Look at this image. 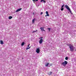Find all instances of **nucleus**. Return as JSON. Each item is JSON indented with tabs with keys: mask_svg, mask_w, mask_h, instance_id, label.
I'll use <instances>...</instances> for the list:
<instances>
[{
	"mask_svg": "<svg viewBox=\"0 0 76 76\" xmlns=\"http://www.w3.org/2000/svg\"><path fill=\"white\" fill-rule=\"evenodd\" d=\"M68 45L69 46L71 51L72 52L74 51V47H73V45L69 44Z\"/></svg>",
	"mask_w": 76,
	"mask_h": 76,
	"instance_id": "nucleus-1",
	"label": "nucleus"
},
{
	"mask_svg": "<svg viewBox=\"0 0 76 76\" xmlns=\"http://www.w3.org/2000/svg\"><path fill=\"white\" fill-rule=\"evenodd\" d=\"M67 64V61H64V62H62L61 64V65L64 67H65Z\"/></svg>",
	"mask_w": 76,
	"mask_h": 76,
	"instance_id": "nucleus-2",
	"label": "nucleus"
},
{
	"mask_svg": "<svg viewBox=\"0 0 76 76\" xmlns=\"http://www.w3.org/2000/svg\"><path fill=\"white\" fill-rule=\"evenodd\" d=\"M36 52L37 54H39L40 52V49H39V48L37 49L36 50Z\"/></svg>",
	"mask_w": 76,
	"mask_h": 76,
	"instance_id": "nucleus-3",
	"label": "nucleus"
},
{
	"mask_svg": "<svg viewBox=\"0 0 76 76\" xmlns=\"http://www.w3.org/2000/svg\"><path fill=\"white\" fill-rule=\"evenodd\" d=\"M65 7L66 8V9H67V10H70V8H69V6H68L67 5H65Z\"/></svg>",
	"mask_w": 76,
	"mask_h": 76,
	"instance_id": "nucleus-4",
	"label": "nucleus"
},
{
	"mask_svg": "<svg viewBox=\"0 0 76 76\" xmlns=\"http://www.w3.org/2000/svg\"><path fill=\"white\" fill-rule=\"evenodd\" d=\"M46 15H45V17H47V16H50V15L48 14V11H46Z\"/></svg>",
	"mask_w": 76,
	"mask_h": 76,
	"instance_id": "nucleus-5",
	"label": "nucleus"
},
{
	"mask_svg": "<svg viewBox=\"0 0 76 76\" xmlns=\"http://www.w3.org/2000/svg\"><path fill=\"white\" fill-rule=\"evenodd\" d=\"M43 41V39H40L39 41V44H42V43Z\"/></svg>",
	"mask_w": 76,
	"mask_h": 76,
	"instance_id": "nucleus-6",
	"label": "nucleus"
},
{
	"mask_svg": "<svg viewBox=\"0 0 76 76\" xmlns=\"http://www.w3.org/2000/svg\"><path fill=\"white\" fill-rule=\"evenodd\" d=\"M22 10V8H20L19 9H18L16 11H15L16 12H19V11H20Z\"/></svg>",
	"mask_w": 76,
	"mask_h": 76,
	"instance_id": "nucleus-7",
	"label": "nucleus"
},
{
	"mask_svg": "<svg viewBox=\"0 0 76 76\" xmlns=\"http://www.w3.org/2000/svg\"><path fill=\"white\" fill-rule=\"evenodd\" d=\"M35 18H34L32 20V23L34 24L35 23Z\"/></svg>",
	"mask_w": 76,
	"mask_h": 76,
	"instance_id": "nucleus-8",
	"label": "nucleus"
},
{
	"mask_svg": "<svg viewBox=\"0 0 76 76\" xmlns=\"http://www.w3.org/2000/svg\"><path fill=\"white\" fill-rule=\"evenodd\" d=\"M0 42L1 44L3 45L4 44V42H3V41L2 40H1Z\"/></svg>",
	"mask_w": 76,
	"mask_h": 76,
	"instance_id": "nucleus-9",
	"label": "nucleus"
},
{
	"mask_svg": "<svg viewBox=\"0 0 76 76\" xmlns=\"http://www.w3.org/2000/svg\"><path fill=\"white\" fill-rule=\"evenodd\" d=\"M52 74V72H48V75H51Z\"/></svg>",
	"mask_w": 76,
	"mask_h": 76,
	"instance_id": "nucleus-10",
	"label": "nucleus"
},
{
	"mask_svg": "<svg viewBox=\"0 0 76 76\" xmlns=\"http://www.w3.org/2000/svg\"><path fill=\"white\" fill-rule=\"evenodd\" d=\"M13 18V17L12 16H10L9 17V19H12Z\"/></svg>",
	"mask_w": 76,
	"mask_h": 76,
	"instance_id": "nucleus-11",
	"label": "nucleus"
},
{
	"mask_svg": "<svg viewBox=\"0 0 76 76\" xmlns=\"http://www.w3.org/2000/svg\"><path fill=\"white\" fill-rule=\"evenodd\" d=\"M44 27H41L40 28V29H41V31H43V30H44Z\"/></svg>",
	"mask_w": 76,
	"mask_h": 76,
	"instance_id": "nucleus-12",
	"label": "nucleus"
},
{
	"mask_svg": "<svg viewBox=\"0 0 76 76\" xmlns=\"http://www.w3.org/2000/svg\"><path fill=\"white\" fill-rule=\"evenodd\" d=\"M25 44V42H23L22 43H21V45L22 46H23V45Z\"/></svg>",
	"mask_w": 76,
	"mask_h": 76,
	"instance_id": "nucleus-13",
	"label": "nucleus"
},
{
	"mask_svg": "<svg viewBox=\"0 0 76 76\" xmlns=\"http://www.w3.org/2000/svg\"><path fill=\"white\" fill-rule=\"evenodd\" d=\"M48 65H49V63H47L46 64L45 66H46V67H48Z\"/></svg>",
	"mask_w": 76,
	"mask_h": 76,
	"instance_id": "nucleus-14",
	"label": "nucleus"
},
{
	"mask_svg": "<svg viewBox=\"0 0 76 76\" xmlns=\"http://www.w3.org/2000/svg\"><path fill=\"white\" fill-rule=\"evenodd\" d=\"M37 30H36V31H33L32 33H34L35 32H37Z\"/></svg>",
	"mask_w": 76,
	"mask_h": 76,
	"instance_id": "nucleus-15",
	"label": "nucleus"
},
{
	"mask_svg": "<svg viewBox=\"0 0 76 76\" xmlns=\"http://www.w3.org/2000/svg\"><path fill=\"white\" fill-rule=\"evenodd\" d=\"M30 48H31V47H30L29 48H26V50H28V49H30Z\"/></svg>",
	"mask_w": 76,
	"mask_h": 76,
	"instance_id": "nucleus-16",
	"label": "nucleus"
},
{
	"mask_svg": "<svg viewBox=\"0 0 76 76\" xmlns=\"http://www.w3.org/2000/svg\"><path fill=\"white\" fill-rule=\"evenodd\" d=\"M65 60H68V57H66L65 58Z\"/></svg>",
	"mask_w": 76,
	"mask_h": 76,
	"instance_id": "nucleus-17",
	"label": "nucleus"
},
{
	"mask_svg": "<svg viewBox=\"0 0 76 76\" xmlns=\"http://www.w3.org/2000/svg\"><path fill=\"white\" fill-rule=\"evenodd\" d=\"M63 10H64V8H61V11H63Z\"/></svg>",
	"mask_w": 76,
	"mask_h": 76,
	"instance_id": "nucleus-18",
	"label": "nucleus"
},
{
	"mask_svg": "<svg viewBox=\"0 0 76 76\" xmlns=\"http://www.w3.org/2000/svg\"><path fill=\"white\" fill-rule=\"evenodd\" d=\"M64 4L63 5L62 7H61V8H63V7H64Z\"/></svg>",
	"mask_w": 76,
	"mask_h": 76,
	"instance_id": "nucleus-19",
	"label": "nucleus"
},
{
	"mask_svg": "<svg viewBox=\"0 0 76 76\" xmlns=\"http://www.w3.org/2000/svg\"><path fill=\"white\" fill-rule=\"evenodd\" d=\"M51 28H48V29L49 30V31H50V29Z\"/></svg>",
	"mask_w": 76,
	"mask_h": 76,
	"instance_id": "nucleus-20",
	"label": "nucleus"
},
{
	"mask_svg": "<svg viewBox=\"0 0 76 76\" xmlns=\"http://www.w3.org/2000/svg\"><path fill=\"white\" fill-rule=\"evenodd\" d=\"M69 10V11L71 13H72L71 10H70V9H69V10Z\"/></svg>",
	"mask_w": 76,
	"mask_h": 76,
	"instance_id": "nucleus-21",
	"label": "nucleus"
},
{
	"mask_svg": "<svg viewBox=\"0 0 76 76\" xmlns=\"http://www.w3.org/2000/svg\"><path fill=\"white\" fill-rule=\"evenodd\" d=\"M32 0L34 1V3H35V2L36 1H35V0Z\"/></svg>",
	"mask_w": 76,
	"mask_h": 76,
	"instance_id": "nucleus-22",
	"label": "nucleus"
},
{
	"mask_svg": "<svg viewBox=\"0 0 76 76\" xmlns=\"http://www.w3.org/2000/svg\"><path fill=\"white\" fill-rule=\"evenodd\" d=\"M42 14H43V12H41V14H40L41 15H42Z\"/></svg>",
	"mask_w": 76,
	"mask_h": 76,
	"instance_id": "nucleus-23",
	"label": "nucleus"
},
{
	"mask_svg": "<svg viewBox=\"0 0 76 76\" xmlns=\"http://www.w3.org/2000/svg\"><path fill=\"white\" fill-rule=\"evenodd\" d=\"M43 1L44 2V3H46V1H45V0H43Z\"/></svg>",
	"mask_w": 76,
	"mask_h": 76,
	"instance_id": "nucleus-24",
	"label": "nucleus"
},
{
	"mask_svg": "<svg viewBox=\"0 0 76 76\" xmlns=\"http://www.w3.org/2000/svg\"><path fill=\"white\" fill-rule=\"evenodd\" d=\"M29 45H30V44H29V45H28V46H27L28 47H29Z\"/></svg>",
	"mask_w": 76,
	"mask_h": 76,
	"instance_id": "nucleus-25",
	"label": "nucleus"
},
{
	"mask_svg": "<svg viewBox=\"0 0 76 76\" xmlns=\"http://www.w3.org/2000/svg\"><path fill=\"white\" fill-rule=\"evenodd\" d=\"M40 1L41 2H42V1H43V0H41Z\"/></svg>",
	"mask_w": 76,
	"mask_h": 76,
	"instance_id": "nucleus-26",
	"label": "nucleus"
},
{
	"mask_svg": "<svg viewBox=\"0 0 76 76\" xmlns=\"http://www.w3.org/2000/svg\"><path fill=\"white\" fill-rule=\"evenodd\" d=\"M41 38L42 39V38H42V37H41L39 38V39H40Z\"/></svg>",
	"mask_w": 76,
	"mask_h": 76,
	"instance_id": "nucleus-27",
	"label": "nucleus"
},
{
	"mask_svg": "<svg viewBox=\"0 0 76 76\" xmlns=\"http://www.w3.org/2000/svg\"><path fill=\"white\" fill-rule=\"evenodd\" d=\"M43 31H44V32H45V30H44V29L43 30Z\"/></svg>",
	"mask_w": 76,
	"mask_h": 76,
	"instance_id": "nucleus-28",
	"label": "nucleus"
},
{
	"mask_svg": "<svg viewBox=\"0 0 76 76\" xmlns=\"http://www.w3.org/2000/svg\"><path fill=\"white\" fill-rule=\"evenodd\" d=\"M36 1H38V0H36Z\"/></svg>",
	"mask_w": 76,
	"mask_h": 76,
	"instance_id": "nucleus-29",
	"label": "nucleus"
},
{
	"mask_svg": "<svg viewBox=\"0 0 76 76\" xmlns=\"http://www.w3.org/2000/svg\"><path fill=\"white\" fill-rule=\"evenodd\" d=\"M33 15H34V12H33Z\"/></svg>",
	"mask_w": 76,
	"mask_h": 76,
	"instance_id": "nucleus-30",
	"label": "nucleus"
},
{
	"mask_svg": "<svg viewBox=\"0 0 76 76\" xmlns=\"http://www.w3.org/2000/svg\"><path fill=\"white\" fill-rule=\"evenodd\" d=\"M22 60H23V58H22Z\"/></svg>",
	"mask_w": 76,
	"mask_h": 76,
	"instance_id": "nucleus-31",
	"label": "nucleus"
}]
</instances>
